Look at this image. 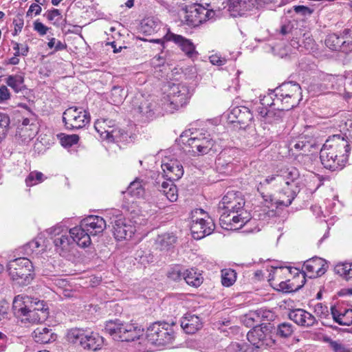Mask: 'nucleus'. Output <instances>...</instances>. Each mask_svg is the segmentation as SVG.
<instances>
[{
  "instance_id": "f257e3e1",
  "label": "nucleus",
  "mask_w": 352,
  "mask_h": 352,
  "mask_svg": "<svg viewBox=\"0 0 352 352\" xmlns=\"http://www.w3.org/2000/svg\"><path fill=\"white\" fill-rule=\"evenodd\" d=\"M244 206L245 200L241 193L227 192L218 206L221 228L227 230H236L250 222V214L243 209Z\"/></svg>"
},
{
  "instance_id": "f03ea898",
  "label": "nucleus",
  "mask_w": 352,
  "mask_h": 352,
  "mask_svg": "<svg viewBox=\"0 0 352 352\" xmlns=\"http://www.w3.org/2000/svg\"><path fill=\"white\" fill-rule=\"evenodd\" d=\"M300 173L297 168L293 166L283 167L278 170L275 174L267 177L260 182V187L270 184L273 187H280L279 197L276 200L277 206H289L299 192L297 180Z\"/></svg>"
},
{
  "instance_id": "7ed1b4c3",
  "label": "nucleus",
  "mask_w": 352,
  "mask_h": 352,
  "mask_svg": "<svg viewBox=\"0 0 352 352\" xmlns=\"http://www.w3.org/2000/svg\"><path fill=\"white\" fill-rule=\"evenodd\" d=\"M349 144L341 138L331 135L326 140L320 150L322 164L332 171L342 170L348 161Z\"/></svg>"
},
{
  "instance_id": "20e7f679",
  "label": "nucleus",
  "mask_w": 352,
  "mask_h": 352,
  "mask_svg": "<svg viewBox=\"0 0 352 352\" xmlns=\"http://www.w3.org/2000/svg\"><path fill=\"white\" fill-rule=\"evenodd\" d=\"M274 93L276 101L287 111L297 106L302 99L300 86L296 82L283 83L274 89Z\"/></svg>"
},
{
  "instance_id": "39448f33",
  "label": "nucleus",
  "mask_w": 352,
  "mask_h": 352,
  "mask_svg": "<svg viewBox=\"0 0 352 352\" xmlns=\"http://www.w3.org/2000/svg\"><path fill=\"white\" fill-rule=\"evenodd\" d=\"M105 331L113 340L121 342L135 341L140 339L142 331L133 324L124 323L119 320H109L105 324Z\"/></svg>"
},
{
  "instance_id": "423d86ee",
  "label": "nucleus",
  "mask_w": 352,
  "mask_h": 352,
  "mask_svg": "<svg viewBox=\"0 0 352 352\" xmlns=\"http://www.w3.org/2000/svg\"><path fill=\"white\" fill-rule=\"evenodd\" d=\"M190 98L189 89L183 84H173L168 94L161 100L162 108L166 112L173 113L182 107Z\"/></svg>"
},
{
  "instance_id": "0eeeda50",
  "label": "nucleus",
  "mask_w": 352,
  "mask_h": 352,
  "mask_svg": "<svg viewBox=\"0 0 352 352\" xmlns=\"http://www.w3.org/2000/svg\"><path fill=\"white\" fill-rule=\"evenodd\" d=\"M214 228L213 220L206 214L204 210L197 208L192 212L190 230L195 239H201L210 234Z\"/></svg>"
},
{
  "instance_id": "6e6552de",
  "label": "nucleus",
  "mask_w": 352,
  "mask_h": 352,
  "mask_svg": "<svg viewBox=\"0 0 352 352\" xmlns=\"http://www.w3.org/2000/svg\"><path fill=\"white\" fill-rule=\"evenodd\" d=\"M9 275L13 280L20 285H27L33 278V265L27 258H18L10 261L8 264Z\"/></svg>"
},
{
  "instance_id": "1a4fd4ad",
  "label": "nucleus",
  "mask_w": 352,
  "mask_h": 352,
  "mask_svg": "<svg viewBox=\"0 0 352 352\" xmlns=\"http://www.w3.org/2000/svg\"><path fill=\"white\" fill-rule=\"evenodd\" d=\"M174 338V331L167 323L154 322L147 329L146 339L155 346H163L171 344Z\"/></svg>"
},
{
  "instance_id": "9d476101",
  "label": "nucleus",
  "mask_w": 352,
  "mask_h": 352,
  "mask_svg": "<svg viewBox=\"0 0 352 352\" xmlns=\"http://www.w3.org/2000/svg\"><path fill=\"white\" fill-rule=\"evenodd\" d=\"M90 121L89 113L82 107H71L63 113V122L68 130H76L85 126Z\"/></svg>"
},
{
  "instance_id": "9b49d317",
  "label": "nucleus",
  "mask_w": 352,
  "mask_h": 352,
  "mask_svg": "<svg viewBox=\"0 0 352 352\" xmlns=\"http://www.w3.org/2000/svg\"><path fill=\"white\" fill-rule=\"evenodd\" d=\"M325 45L332 51H341L346 54L352 52V28L344 29L340 35H328L325 39Z\"/></svg>"
},
{
  "instance_id": "f8f14e48",
  "label": "nucleus",
  "mask_w": 352,
  "mask_h": 352,
  "mask_svg": "<svg viewBox=\"0 0 352 352\" xmlns=\"http://www.w3.org/2000/svg\"><path fill=\"white\" fill-rule=\"evenodd\" d=\"M48 232L52 236L56 250L60 255L64 256L70 250L74 243L67 228L61 225H57L50 228Z\"/></svg>"
},
{
  "instance_id": "ddd939ff",
  "label": "nucleus",
  "mask_w": 352,
  "mask_h": 352,
  "mask_svg": "<svg viewBox=\"0 0 352 352\" xmlns=\"http://www.w3.org/2000/svg\"><path fill=\"white\" fill-rule=\"evenodd\" d=\"M214 17V10L201 4H197L187 10L185 19L188 25L195 27Z\"/></svg>"
},
{
  "instance_id": "4468645a",
  "label": "nucleus",
  "mask_w": 352,
  "mask_h": 352,
  "mask_svg": "<svg viewBox=\"0 0 352 352\" xmlns=\"http://www.w3.org/2000/svg\"><path fill=\"white\" fill-rule=\"evenodd\" d=\"M187 146L190 148L188 152L197 155H203L207 153L212 148L214 141L210 138V135L206 133H199L198 135L191 137L188 139Z\"/></svg>"
},
{
  "instance_id": "2eb2a0df",
  "label": "nucleus",
  "mask_w": 352,
  "mask_h": 352,
  "mask_svg": "<svg viewBox=\"0 0 352 352\" xmlns=\"http://www.w3.org/2000/svg\"><path fill=\"white\" fill-rule=\"evenodd\" d=\"M268 2H271V0H229L228 10L232 16L236 17Z\"/></svg>"
},
{
  "instance_id": "dca6fc26",
  "label": "nucleus",
  "mask_w": 352,
  "mask_h": 352,
  "mask_svg": "<svg viewBox=\"0 0 352 352\" xmlns=\"http://www.w3.org/2000/svg\"><path fill=\"white\" fill-rule=\"evenodd\" d=\"M72 335L79 342L80 345L85 349L96 351L102 344L103 339L98 333L91 332L90 334H84L79 330H74Z\"/></svg>"
},
{
  "instance_id": "f3484780",
  "label": "nucleus",
  "mask_w": 352,
  "mask_h": 352,
  "mask_svg": "<svg viewBox=\"0 0 352 352\" xmlns=\"http://www.w3.org/2000/svg\"><path fill=\"white\" fill-rule=\"evenodd\" d=\"M164 38L166 41H173L177 45L188 58H192L197 56L198 53L195 50V45L190 39L170 31H168Z\"/></svg>"
},
{
  "instance_id": "a211bd4d",
  "label": "nucleus",
  "mask_w": 352,
  "mask_h": 352,
  "mask_svg": "<svg viewBox=\"0 0 352 352\" xmlns=\"http://www.w3.org/2000/svg\"><path fill=\"white\" fill-rule=\"evenodd\" d=\"M113 228V234L117 240L128 239L132 237L135 230L122 214H117L116 219L111 222Z\"/></svg>"
},
{
  "instance_id": "6ab92c4d",
  "label": "nucleus",
  "mask_w": 352,
  "mask_h": 352,
  "mask_svg": "<svg viewBox=\"0 0 352 352\" xmlns=\"http://www.w3.org/2000/svg\"><path fill=\"white\" fill-rule=\"evenodd\" d=\"M115 126V121L104 118L98 119L94 124L96 131L103 139L108 140H113L118 138L120 131Z\"/></svg>"
},
{
  "instance_id": "aec40b11",
  "label": "nucleus",
  "mask_w": 352,
  "mask_h": 352,
  "mask_svg": "<svg viewBox=\"0 0 352 352\" xmlns=\"http://www.w3.org/2000/svg\"><path fill=\"white\" fill-rule=\"evenodd\" d=\"M253 119L250 109L244 106L232 108L228 115V120L233 124H239L241 128H245Z\"/></svg>"
},
{
  "instance_id": "412c9836",
  "label": "nucleus",
  "mask_w": 352,
  "mask_h": 352,
  "mask_svg": "<svg viewBox=\"0 0 352 352\" xmlns=\"http://www.w3.org/2000/svg\"><path fill=\"white\" fill-rule=\"evenodd\" d=\"M325 261L319 257H313L304 263V273L309 278L320 276L327 271Z\"/></svg>"
},
{
  "instance_id": "4be33fe9",
  "label": "nucleus",
  "mask_w": 352,
  "mask_h": 352,
  "mask_svg": "<svg viewBox=\"0 0 352 352\" xmlns=\"http://www.w3.org/2000/svg\"><path fill=\"white\" fill-rule=\"evenodd\" d=\"M165 177L170 181L178 180L184 175V168L177 160L165 159L162 164Z\"/></svg>"
},
{
  "instance_id": "5701e85b",
  "label": "nucleus",
  "mask_w": 352,
  "mask_h": 352,
  "mask_svg": "<svg viewBox=\"0 0 352 352\" xmlns=\"http://www.w3.org/2000/svg\"><path fill=\"white\" fill-rule=\"evenodd\" d=\"M338 80L342 82L343 79L342 78L338 79L331 75L327 76L321 82L316 80L313 81L309 85L308 90L314 95H319L324 92H329L331 89L334 90L336 89L334 83L337 82Z\"/></svg>"
},
{
  "instance_id": "b1692460",
  "label": "nucleus",
  "mask_w": 352,
  "mask_h": 352,
  "mask_svg": "<svg viewBox=\"0 0 352 352\" xmlns=\"http://www.w3.org/2000/svg\"><path fill=\"white\" fill-rule=\"evenodd\" d=\"M80 222L82 228H85L90 236H96L102 233L106 228V221L99 216L90 215Z\"/></svg>"
},
{
  "instance_id": "393cba45",
  "label": "nucleus",
  "mask_w": 352,
  "mask_h": 352,
  "mask_svg": "<svg viewBox=\"0 0 352 352\" xmlns=\"http://www.w3.org/2000/svg\"><path fill=\"white\" fill-rule=\"evenodd\" d=\"M289 318L297 324L304 327H312L316 323L315 316L302 309L292 310L289 313Z\"/></svg>"
},
{
  "instance_id": "a878e982",
  "label": "nucleus",
  "mask_w": 352,
  "mask_h": 352,
  "mask_svg": "<svg viewBox=\"0 0 352 352\" xmlns=\"http://www.w3.org/2000/svg\"><path fill=\"white\" fill-rule=\"evenodd\" d=\"M32 298L25 295H18L14 297L12 309L16 317H25L31 310Z\"/></svg>"
},
{
  "instance_id": "bb28decb",
  "label": "nucleus",
  "mask_w": 352,
  "mask_h": 352,
  "mask_svg": "<svg viewBox=\"0 0 352 352\" xmlns=\"http://www.w3.org/2000/svg\"><path fill=\"white\" fill-rule=\"evenodd\" d=\"M285 110L287 109L282 108V105L278 104V106L269 109H265L264 107H258V113L264 118L265 122L273 124L281 120Z\"/></svg>"
},
{
  "instance_id": "cd10ccee",
  "label": "nucleus",
  "mask_w": 352,
  "mask_h": 352,
  "mask_svg": "<svg viewBox=\"0 0 352 352\" xmlns=\"http://www.w3.org/2000/svg\"><path fill=\"white\" fill-rule=\"evenodd\" d=\"M69 235L73 243L76 242L80 247H87L91 243L90 234L85 230V228H82L81 222L79 226L69 230Z\"/></svg>"
},
{
  "instance_id": "c85d7f7f",
  "label": "nucleus",
  "mask_w": 352,
  "mask_h": 352,
  "mask_svg": "<svg viewBox=\"0 0 352 352\" xmlns=\"http://www.w3.org/2000/svg\"><path fill=\"white\" fill-rule=\"evenodd\" d=\"M331 314L333 320L342 326H350L352 324V309L342 307H331Z\"/></svg>"
},
{
  "instance_id": "c756f323",
  "label": "nucleus",
  "mask_w": 352,
  "mask_h": 352,
  "mask_svg": "<svg viewBox=\"0 0 352 352\" xmlns=\"http://www.w3.org/2000/svg\"><path fill=\"white\" fill-rule=\"evenodd\" d=\"M181 327L186 333L192 334L201 329L202 322L197 316L186 314L181 320Z\"/></svg>"
},
{
  "instance_id": "7c9ffc66",
  "label": "nucleus",
  "mask_w": 352,
  "mask_h": 352,
  "mask_svg": "<svg viewBox=\"0 0 352 352\" xmlns=\"http://www.w3.org/2000/svg\"><path fill=\"white\" fill-rule=\"evenodd\" d=\"M247 338L257 349L267 345L265 343L266 333L263 330V328L259 326L256 325L252 330L249 331L247 334Z\"/></svg>"
},
{
  "instance_id": "2f4dec72",
  "label": "nucleus",
  "mask_w": 352,
  "mask_h": 352,
  "mask_svg": "<svg viewBox=\"0 0 352 352\" xmlns=\"http://www.w3.org/2000/svg\"><path fill=\"white\" fill-rule=\"evenodd\" d=\"M37 133L38 127L35 124L32 123L30 126H19L16 136L21 143L28 144L34 139Z\"/></svg>"
},
{
  "instance_id": "473e14b6",
  "label": "nucleus",
  "mask_w": 352,
  "mask_h": 352,
  "mask_svg": "<svg viewBox=\"0 0 352 352\" xmlns=\"http://www.w3.org/2000/svg\"><path fill=\"white\" fill-rule=\"evenodd\" d=\"M155 102L150 100H143L137 109L138 112L144 120L153 119L155 116Z\"/></svg>"
},
{
  "instance_id": "72a5a7b5",
  "label": "nucleus",
  "mask_w": 352,
  "mask_h": 352,
  "mask_svg": "<svg viewBox=\"0 0 352 352\" xmlns=\"http://www.w3.org/2000/svg\"><path fill=\"white\" fill-rule=\"evenodd\" d=\"M176 242V237L173 234L166 233L159 235L155 243V248L160 251L168 250Z\"/></svg>"
},
{
  "instance_id": "f704fd0d",
  "label": "nucleus",
  "mask_w": 352,
  "mask_h": 352,
  "mask_svg": "<svg viewBox=\"0 0 352 352\" xmlns=\"http://www.w3.org/2000/svg\"><path fill=\"white\" fill-rule=\"evenodd\" d=\"M340 133L333 135L341 138L349 145L352 144V119L342 120L339 124Z\"/></svg>"
},
{
  "instance_id": "c9c22d12",
  "label": "nucleus",
  "mask_w": 352,
  "mask_h": 352,
  "mask_svg": "<svg viewBox=\"0 0 352 352\" xmlns=\"http://www.w3.org/2000/svg\"><path fill=\"white\" fill-rule=\"evenodd\" d=\"M182 276L186 283L193 287H197L203 282L201 274L193 268L184 270Z\"/></svg>"
},
{
  "instance_id": "e433bc0d",
  "label": "nucleus",
  "mask_w": 352,
  "mask_h": 352,
  "mask_svg": "<svg viewBox=\"0 0 352 352\" xmlns=\"http://www.w3.org/2000/svg\"><path fill=\"white\" fill-rule=\"evenodd\" d=\"M32 334L35 342L39 344L49 343L53 339L52 329L45 327H37Z\"/></svg>"
},
{
  "instance_id": "4c0bfd02",
  "label": "nucleus",
  "mask_w": 352,
  "mask_h": 352,
  "mask_svg": "<svg viewBox=\"0 0 352 352\" xmlns=\"http://www.w3.org/2000/svg\"><path fill=\"white\" fill-rule=\"evenodd\" d=\"M146 182L142 179L136 178L128 187V192L137 198L144 197Z\"/></svg>"
},
{
  "instance_id": "58836bf2",
  "label": "nucleus",
  "mask_w": 352,
  "mask_h": 352,
  "mask_svg": "<svg viewBox=\"0 0 352 352\" xmlns=\"http://www.w3.org/2000/svg\"><path fill=\"white\" fill-rule=\"evenodd\" d=\"M159 190L171 202L177 201L178 198L177 187L172 181L163 182Z\"/></svg>"
},
{
  "instance_id": "ea45409f",
  "label": "nucleus",
  "mask_w": 352,
  "mask_h": 352,
  "mask_svg": "<svg viewBox=\"0 0 352 352\" xmlns=\"http://www.w3.org/2000/svg\"><path fill=\"white\" fill-rule=\"evenodd\" d=\"M316 142L312 138L301 135L294 144V147L297 150L310 151V148H313Z\"/></svg>"
},
{
  "instance_id": "a19ab883",
  "label": "nucleus",
  "mask_w": 352,
  "mask_h": 352,
  "mask_svg": "<svg viewBox=\"0 0 352 352\" xmlns=\"http://www.w3.org/2000/svg\"><path fill=\"white\" fill-rule=\"evenodd\" d=\"M6 83L16 93L24 88V78L21 75L9 76L6 79Z\"/></svg>"
},
{
  "instance_id": "79ce46f5",
  "label": "nucleus",
  "mask_w": 352,
  "mask_h": 352,
  "mask_svg": "<svg viewBox=\"0 0 352 352\" xmlns=\"http://www.w3.org/2000/svg\"><path fill=\"white\" fill-rule=\"evenodd\" d=\"M335 272L346 280L352 278V263H340L336 265Z\"/></svg>"
},
{
  "instance_id": "37998d69",
  "label": "nucleus",
  "mask_w": 352,
  "mask_h": 352,
  "mask_svg": "<svg viewBox=\"0 0 352 352\" xmlns=\"http://www.w3.org/2000/svg\"><path fill=\"white\" fill-rule=\"evenodd\" d=\"M49 312L30 310L25 320L33 323L43 322L48 318Z\"/></svg>"
},
{
  "instance_id": "c03bdc74",
  "label": "nucleus",
  "mask_w": 352,
  "mask_h": 352,
  "mask_svg": "<svg viewBox=\"0 0 352 352\" xmlns=\"http://www.w3.org/2000/svg\"><path fill=\"white\" fill-rule=\"evenodd\" d=\"M236 280V273L232 269H223L221 270V283L223 286L230 287Z\"/></svg>"
},
{
  "instance_id": "a18cd8bd",
  "label": "nucleus",
  "mask_w": 352,
  "mask_h": 352,
  "mask_svg": "<svg viewBox=\"0 0 352 352\" xmlns=\"http://www.w3.org/2000/svg\"><path fill=\"white\" fill-rule=\"evenodd\" d=\"M294 328V326L289 322H283L277 326L276 334L282 338H287L290 337Z\"/></svg>"
},
{
  "instance_id": "49530a36",
  "label": "nucleus",
  "mask_w": 352,
  "mask_h": 352,
  "mask_svg": "<svg viewBox=\"0 0 352 352\" xmlns=\"http://www.w3.org/2000/svg\"><path fill=\"white\" fill-rule=\"evenodd\" d=\"M278 104H280L279 102L276 101L274 90H272L267 96L261 99V107H264L265 109L276 107Z\"/></svg>"
},
{
  "instance_id": "de8ad7c7",
  "label": "nucleus",
  "mask_w": 352,
  "mask_h": 352,
  "mask_svg": "<svg viewBox=\"0 0 352 352\" xmlns=\"http://www.w3.org/2000/svg\"><path fill=\"white\" fill-rule=\"evenodd\" d=\"M124 89L119 86H114L111 91V100L115 104L121 103L124 99Z\"/></svg>"
},
{
  "instance_id": "09e8293b",
  "label": "nucleus",
  "mask_w": 352,
  "mask_h": 352,
  "mask_svg": "<svg viewBox=\"0 0 352 352\" xmlns=\"http://www.w3.org/2000/svg\"><path fill=\"white\" fill-rule=\"evenodd\" d=\"M10 122V118L7 114L0 113V142L7 134Z\"/></svg>"
},
{
  "instance_id": "8fccbe9b",
  "label": "nucleus",
  "mask_w": 352,
  "mask_h": 352,
  "mask_svg": "<svg viewBox=\"0 0 352 352\" xmlns=\"http://www.w3.org/2000/svg\"><path fill=\"white\" fill-rule=\"evenodd\" d=\"M43 181V174L41 172H31L25 179V183L28 186H32L41 183Z\"/></svg>"
},
{
  "instance_id": "3c124183",
  "label": "nucleus",
  "mask_w": 352,
  "mask_h": 352,
  "mask_svg": "<svg viewBox=\"0 0 352 352\" xmlns=\"http://www.w3.org/2000/svg\"><path fill=\"white\" fill-rule=\"evenodd\" d=\"M227 0H203V3L205 4L208 8L214 11H220L221 9L226 7Z\"/></svg>"
},
{
  "instance_id": "603ef678",
  "label": "nucleus",
  "mask_w": 352,
  "mask_h": 352,
  "mask_svg": "<svg viewBox=\"0 0 352 352\" xmlns=\"http://www.w3.org/2000/svg\"><path fill=\"white\" fill-rule=\"evenodd\" d=\"M324 341L329 343V346L334 352H351L341 342L333 340L330 338H325Z\"/></svg>"
},
{
  "instance_id": "864d4df0",
  "label": "nucleus",
  "mask_w": 352,
  "mask_h": 352,
  "mask_svg": "<svg viewBox=\"0 0 352 352\" xmlns=\"http://www.w3.org/2000/svg\"><path fill=\"white\" fill-rule=\"evenodd\" d=\"M79 137L78 135H67L60 139L61 144L64 147H70L78 143Z\"/></svg>"
},
{
  "instance_id": "5fc2aeb1",
  "label": "nucleus",
  "mask_w": 352,
  "mask_h": 352,
  "mask_svg": "<svg viewBox=\"0 0 352 352\" xmlns=\"http://www.w3.org/2000/svg\"><path fill=\"white\" fill-rule=\"evenodd\" d=\"M157 24L151 19H148L142 23V28L144 32L151 34L153 32L157 31Z\"/></svg>"
},
{
  "instance_id": "6e6d98bb",
  "label": "nucleus",
  "mask_w": 352,
  "mask_h": 352,
  "mask_svg": "<svg viewBox=\"0 0 352 352\" xmlns=\"http://www.w3.org/2000/svg\"><path fill=\"white\" fill-rule=\"evenodd\" d=\"M314 313L318 317L325 318L329 316L328 307L320 302L314 306Z\"/></svg>"
},
{
  "instance_id": "4d7b16f0",
  "label": "nucleus",
  "mask_w": 352,
  "mask_h": 352,
  "mask_svg": "<svg viewBox=\"0 0 352 352\" xmlns=\"http://www.w3.org/2000/svg\"><path fill=\"white\" fill-rule=\"evenodd\" d=\"M32 310H36L38 311H44L45 312H49L48 311V307L45 304L43 300H40L36 298H32V306H31Z\"/></svg>"
},
{
  "instance_id": "13d9d810",
  "label": "nucleus",
  "mask_w": 352,
  "mask_h": 352,
  "mask_svg": "<svg viewBox=\"0 0 352 352\" xmlns=\"http://www.w3.org/2000/svg\"><path fill=\"white\" fill-rule=\"evenodd\" d=\"M13 24L14 25V35H16L19 32H20L23 27L24 21L23 16L21 14H17L14 20Z\"/></svg>"
},
{
  "instance_id": "bf43d9fd",
  "label": "nucleus",
  "mask_w": 352,
  "mask_h": 352,
  "mask_svg": "<svg viewBox=\"0 0 352 352\" xmlns=\"http://www.w3.org/2000/svg\"><path fill=\"white\" fill-rule=\"evenodd\" d=\"M33 28L34 31L38 32L41 36H44L49 30V28L45 25L43 23L36 20L34 22Z\"/></svg>"
},
{
  "instance_id": "052dcab7",
  "label": "nucleus",
  "mask_w": 352,
  "mask_h": 352,
  "mask_svg": "<svg viewBox=\"0 0 352 352\" xmlns=\"http://www.w3.org/2000/svg\"><path fill=\"white\" fill-rule=\"evenodd\" d=\"M48 47L52 49L54 47V50L60 51L66 48L67 45L55 38H52L47 43Z\"/></svg>"
},
{
  "instance_id": "680f3d73",
  "label": "nucleus",
  "mask_w": 352,
  "mask_h": 352,
  "mask_svg": "<svg viewBox=\"0 0 352 352\" xmlns=\"http://www.w3.org/2000/svg\"><path fill=\"white\" fill-rule=\"evenodd\" d=\"M46 16L48 21H54V24L56 23L57 18L61 16L60 12L58 9H52L51 10H48L44 15Z\"/></svg>"
},
{
  "instance_id": "e2e57ef3",
  "label": "nucleus",
  "mask_w": 352,
  "mask_h": 352,
  "mask_svg": "<svg viewBox=\"0 0 352 352\" xmlns=\"http://www.w3.org/2000/svg\"><path fill=\"white\" fill-rule=\"evenodd\" d=\"M183 271H182L178 267L171 269L168 273V276L174 280H179L183 278Z\"/></svg>"
},
{
  "instance_id": "0e129e2a",
  "label": "nucleus",
  "mask_w": 352,
  "mask_h": 352,
  "mask_svg": "<svg viewBox=\"0 0 352 352\" xmlns=\"http://www.w3.org/2000/svg\"><path fill=\"white\" fill-rule=\"evenodd\" d=\"M247 346L245 344H240L237 342H234L230 344L228 347V352H246Z\"/></svg>"
},
{
  "instance_id": "69168bd1",
  "label": "nucleus",
  "mask_w": 352,
  "mask_h": 352,
  "mask_svg": "<svg viewBox=\"0 0 352 352\" xmlns=\"http://www.w3.org/2000/svg\"><path fill=\"white\" fill-rule=\"evenodd\" d=\"M10 98V93L8 87L5 85L0 87V102H5Z\"/></svg>"
},
{
  "instance_id": "338daca9",
  "label": "nucleus",
  "mask_w": 352,
  "mask_h": 352,
  "mask_svg": "<svg viewBox=\"0 0 352 352\" xmlns=\"http://www.w3.org/2000/svg\"><path fill=\"white\" fill-rule=\"evenodd\" d=\"M210 61L212 65H223L226 63V59L219 56L217 54H214L210 56Z\"/></svg>"
},
{
  "instance_id": "774afa93",
  "label": "nucleus",
  "mask_w": 352,
  "mask_h": 352,
  "mask_svg": "<svg viewBox=\"0 0 352 352\" xmlns=\"http://www.w3.org/2000/svg\"><path fill=\"white\" fill-rule=\"evenodd\" d=\"M41 7L38 4L32 3L30 8L29 10L27 12V16H29L32 14V12L35 13V15H38L41 12Z\"/></svg>"
}]
</instances>
